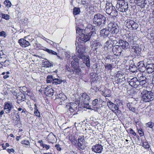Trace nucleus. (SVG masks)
<instances>
[{"mask_svg": "<svg viewBox=\"0 0 154 154\" xmlns=\"http://www.w3.org/2000/svg\"><path fill=\"white\" fill-rule=\"evenodd\" d=\"M109 33L108 30L104 28L100 30V34L103 36H107L109 34Z\"/></svg>", "mask_w": 154, "mask_h": 154, "instance_id": "bb28decb", "label": "nucleus"}, {"mask_svg": "<svg viewBox=\"0 0 154 154\" xmlns=\"http://www.w3.org/2000/svg\"><path fill=\"white\" fill-rule=\"evenodd\" d=\"M2 18L8 20L9 19V16L8 14H2Z\"/></svg>", "mask_w": 154, "mask_h": 154, "instance_id": "de8ad7c7", "label": "nucleus"}, {"mask_svg": "<svg viewBox=\"0 0 154 154\" xmlns=\"http://www.w3.org/2000/svg\"><path fill=\"white\" fill-rule=\"evenodd\" d=\"M132 51L134 52L135 55L139 56L141 52V49L138 46H134L133 47Z\"/></svg>", "mask_w": 154, "mask_h": 154, "instance_id": "412c9836", "label": "nucleus"}, {"mask_svg": "<svg viewBox=\"0 0 154 154\" xmlns=\"http://www.w3.org/2000/svg\"><path fill=\"white\" fill-rule=\"evenodd\" d=\"M128 82L131 86L136 88L137 90V92L139 91V88H138V87L139 86V82L137 78H133L132 79L129 78L128 79Z\"/></svg>", "mask_w": 154, "mask_h": 154, "instance_id": "0eeeda50", "label": "nucleus"}, {"mask_svg": "<svg viewBox=\"0 0 154 154\" xmlns=\"http://www.w3.org/2000/svg\"><path fill=\"white\" fill-rule=\"evenodd\" d=\"M102 149L103 148L102 146L99 144L97 145V153H101Z\"/></svg>", "mask_w": 154, "mask_h": 154, "instance_id": "a19ab883", "label": "nucleus"}, {"mask_svg": "<svg viewBox=\"0 0 154 154\" xmlns=\"http://www.w3.org/2000/svg\"><path fill=\"white\" fill-rule=\"evenodd\" d=\"M138 132L140 136H142L144 135L143 131L142 129H140L138 130Z\"/></svg>", "mask_w": 154, "mask_h": 154, "instance_id": "13d9d810", "label": "nucleus"}, {"mask_svg": "<svg viewBox=\"0 0 154 154\" xmlns=\"http://www.w3.org/2000/svg\"><path fill=\"white\" fill-rule=\"evenodd\" d=\"M146 126L147 127H149L153 129V127H154V123L152 122H149L145 124Z\"/></svg>", "mask_w": 154, "mask_h": 154, "instance_id": "4c0bfd02", "label": "nucleus"}, {"mask_svg": "<svg viewBox=\"0 0 154 154\" xmlns=\"http://www.w3.org/2000/svg\"><path fill=\"white\" fill-rule=\"evenodd\" d=\"M120 72H118L117 74H116V76L119 79H122L124 78V77L123 75V73Z\"/></svg>", "mask_w": 154, "mask_h": 154, "instance_id": "ea45409f", "label": "nucleus"}, {"mask_svg": "<svg viewBox=\"0 0 154 154\" xmlns=\"http://www.w3.org/2000/svg\"><path fill=\"white\" fill-rule=\"evenodd\" d=\"M85 140L84 138V136H79L78 139V144L79 147L81 149H85V146L84 145V142Z\"/></svg>", "mask_w": 154, "mask_h": 154, "instance_id": "f8f14e48", "label": "nucleus"}, {"mask_svg": "<svg viewBox=\"0 0 154 154\" xmlns=\"http://www.w3.org/2000/svg\"><path fill=\"white\" fill-rule=\"evenodd\" d=\"M18 42L21 46L23 47H26L30 45L29 42L23 38H21L19 40Z\"/></svg>", "mask_w": 154, "mask_h": 154, "instance_id": "f3484780", "label": "nucleus"}, {"mask_svg": "<svg viewBox=\"0 0 154 154\" xmlns=\"http://www.w3.org/2000/svg\"><path fill=\"white\" fill-rule=\"evenodd\" d=\"M54 92V90L52 89L50 86H48L45 89L44 93L48 96H52Z\"/></svg>", "mask_w": 154, "mask_h": 154, "instance_id": "ddd939ff", "label": "nucleus"}, {"mask_svg": "<svg viewBox=\"0 0 154 154\" xmlns=\"http://www.w3.org/2000/svg\"><path fill=\"white\" fill-rule=\"evenodd\" d=\"M106 12L112 16H116L117 15V11L115 7L112 5L111 3L107 2L105 6Z\"/></svg>", "mask_w": 154, "mask_h": 154, "instance_id": "7ed1b4c3", "label": "nucleus"}, {"mask_svg": "<svg viewBox=\"0 0 154 154\" xmlns=\"http://www.w3.org/2000/svg\"><path fill=\"white\" fill-rule=\"evenodd\" d=\"M80 69L78 67L73 68L72 71L71 72L72 74L79 75L80 72Z\"/></svg>", "mask_w": 154, "mask_h": 154, "instance_id": "cd10ccee", "label": "nucleus"}, {"mask_svg": "<svg viewBox=\"0 0 154 154\" xmlns=\"http://www.w3.org/2000/svg\"><path fill=\"white\" fill-rule=\"evenodd\" d=\"M137 67L136 66L133 64L130 65L129 66V69L132 72H135L137 70Z\"/></svg>", "mask_w": 154, "mask_h": 154, "instance_id": "c756f323", "label": "nucleus"}, {"mask_svg": "<svg viewBox=\"0 0 154 154\" xmlns=\"http://www.w3.org/2000/svg\"><path fill=\"white\" fill-rule=\"evenodd\" d=\"M76 33L79 35H81L82 33H83L85 32V30L83 29H82L79 27L76 29Z\"/></svg>", "mask_w": 154, "mask_h": 154, "instance_id": "f704fd0d", "label": "nucleus"}, {"mask_svg": "<svg viewBox=\"0 0 154 154\" xmlns=\"http://www.w3.org/2000/svg\"><path fill=\"white\" fill-rule=\"evenodd\" d=\"M35 114L37 116L39 117L40 116V112L38 110L34 111V112Z\"/></svg>", "mask_w": 154, "mask_h": 154, "instance_id": "bf43d9fd", "label": "nucleus"}, {"mask_svg": "<svg viewBox=\"0 0 154 154\" xmlns=\"http://www.w3.org/2000/svg\"><path fill=\"white\" fill-rule=\"evenodd\" d=\"M75 62L74 61H72L71 62V64L72 66L73 67V68L75 67Z\"/></svg>", "mask_w": 154, "mask_h": 154, "instance_id": "e2e57ef3", "label": "nucleus"}, {"mask_svg": "<svg viewBox=\"0 0 154 154\" xmlns=\"http://www.w3.org/2000/svg\"><path fill=\"white\" fill-rule=\"evenodd\" d=\"M54 135L52 133H50L48 135L47 139L49 140H54Z\"/></svg>", "mask_w": 154, "mask_h": 154, "instance_id": "c03bdc74", "label": "nucleus"}, {"mask_svg": "<svg viewBox=\"0 0 154 154\" xmlns=\"http://www.w3.org/2000/svg\"><path fill=\"white\" fill-rule=\"evenodd\" d=\"M84 32L82 33L80 37L81 40L84 42H86L88 41L90 38V36L84 34Z\"/></svg>", "mask_w": 154, "mask_h": 154, "instance_id": "b1692460", "label": "nucleus"}, {"mask_svg": "<svg viewBox=\"0 0 154 154\" xmlns=\"http://www.w3.org/2000/svg\"><path fill=\"white\" fill-rule=\"evenodd\" d=\"M91 50L94 52H95L96 49V41L91 42Z\"/></svg>", "mask_w": 154, "mask_h": 154, "instance_id": "2f4dec72", "label": "nucleus"}, {"mask_svg": "<svg viewBox=\"0 0 154 154\" xmlns=\"http://www.w3.org/2000/svg\"><path fill=\"white\" fill-rule=\"evenodd\" d=\"M127 27L128 28L131 27L133 30H135L138 27V24L132 20H127L125 22Z\"/></svg>", "mask_w": 154, "mask_h": 154, "instance_id": "423d86ee", "label": "nucleus"}, {"mask_svg": "<svg viewBox=\"0 0 154 154\" xmlns=\"http://www.w3.org/2000/svg\"><path fill=\"white\" fill-rule=\"evenodd\" d=\"M126 105L129 110L134 112L136 113V108L135 107V105L132 103H127Z\"/></svg>", "mask_w": 154, "mask_h": 154, "instance_id": "6ab92c4d", "label": "nucleus"}, {"mask_svg": "<svg viewBox=\"0 0 154 154\" xmlns=\"http://www.w3.org/2000/svg\"><path fill=\"white\" fill-rule=\"evenodd\" d=\"M136 2L137 5L140 6L142 8L144 7L147 2L146 0H136Z\"/></svg>", "mask_w": 154, "mask_h": 154, "instance_id": "4be33fe9", "label": "nucleus"}, {"mask_svg": "<svg viewBox=\"0 0 154 154\" xmlns=\"http://www.w3.org/2000/svg\"><path fill=\"white\" fill-rule=\"evenodd\" d=\"M128 131H129V132L130 133V134H132L134 136H136V133L134 131V130L131 128L129 129L128 130Z\"/></svg>", "mask_w": 154, "mask_h": 154, "instance_id": "864d4df0", "label": "nucleus"}, {"mask_svg": "<svg viewBox=\"0 0 154 154\" xmlns=\"http://www.w3.org/2000/svg\"><path fill=\"white\" fill-rule=\"evenodd\" d=\"M139 78V82H141L143 81H144L146 80V79H147V78L146 77L144 76L143 75L140 76Z\"/></svg>", "mask_w": 154, "mask_h": 154, "instance_id": "3c124183", "label": "nucleus"}, {"mask_svg": "<svg viewBox=\"0 0 154 154\" xmlns=\"http://www.w3.org/2000/svg\"><path fill=\"white\" fill-rule=\"evenodd\" d=\"M112 108H114L115 110H117L119 108L116 104L113 103V104H112L111 108H110L111 109H112Z\"/></svg>", "mask_w": 154, "mask_h": 154, "instance_id": "6e6d98bb", "label": "nucleus"}, {"mask_svg": "<svg viewBox=\"0 0 154 154\" xmlns=\"http://www.w3.org/2000/svg\"><path fill=\"white\" fill-rule=\"evenodd\" d=\"M108 28L109 32L112 34L117 33L119 29L118 23L114 21L111 22L108 24Z\"/></svg>", "mask_w": 154, "mask_h": 154, "instance_id": "20e7f679", "label": "nucleus"}, {"mask_svg": "<svg viewBox=\"0 0 154 154\" xmlns=\"http://www.w3.org/2000/svg\"><path fill=\"white\" fill-rule=\"evenodd\" d=\"M96 145H95L94 146L92 147V151H94V152H96Z\"/></svg>", "mask_w": 154, "mask_h": 154, "instance_id": "69168bd1", "label": "nucleus"}, {"mask_svg": "<svg viewBox=\"0 0 154 154\" xmlns=\"http://www.w3.org/2000/svg\"><path fill=\"white\" fill-rule=\"evenodd\" d=\"M96 99H95L93 101L92 103V105L91 106L92 110H94L95 112L96 111V107L95 106L96 105Z\"/></svg>", "mask_w": 154, "mask_h": 154, "instance_id": "79ce46f5", "label": "nucleus"}, {"mask_svg": "<svg viewBox=\"0 0 154 154\" xmlns=\"http://www.w3.org/2000/svg\"><path fill=\"white\" fill-rule=\"evenodd\" d=\"M55 147H56V149L58 151H60L61 149L60 147L59 144H56L55 146Z\"/></svg>", "mask_w": 154, "mask_h": 154, "instance_id": "052dcab7", "label": "nucleus"}, {"mask_svg": "<svg viewBox=\"0 0 154 154\" xmlns=\"http://www.w3.org/2000/svg\"><path fill=\"white\" fill-rule=\"evenodd\" d=\"M119 44L123 49H126L129 48V43L126 41L122 40H119L117 42Z\"/></svg>", "mask_w": 154, "mask_h": 154, "instance_id": "9d476101", "label": "nucleus"}, {"mask_svg": "<svg viewBox=\"0 0 154 154\" xmlns=\"http://www.w3.org/2000/svg\"><path fill=\"white\" fill-rule=\"evenodd\" d=\"M7 56L6 55L4 54L3 53L2 54H0V64H1V63H5L7 61L6 57Z\"/></svg>", "mask_w": 154, "mask_h": 154, "instance_id": "a878e982", "label": "nucleus"}, {"mask_svg": "<svg viewBox=\"0 0 154 154\" xmlns=\"http://www.w3.org/2000/svg\"><path fill=\"white\" fill-rule=\"evenodd\" d=\"M7 150L9 153H10L11 152H14V150L12 148L11 149H8Z\"/></svg>", "mask_w": 154, "mask_h": 154, "instance_id": "680f3d73", "label": "nucleus"}, {"mask_svg": "<svg viewBox=\"0 0 154 154\" xmlns=\"http://www.w3.org/2000/svg\"><path fill=\"white\" fill-rule=\"evenodd\" d=\"M4 5L8 8L10 7L11 5V4L10 2L8 0H6L4 2Z\"/></svg>", "mask_w": 154, "mask_h": 154, "instance_id": "58836bf2", "label": "nucleus"}, {"mask_svg": "<svg viewBox=\"0 0 154 154\" xmlns=\"http://www.w3.org/2000/svg\"><path fill=\"white\" fill-rule=\"evenodd\" d=\"M138 69L141 72H144L146 69V66L143 61H140L138 63Z\"/></svg>", "mask_w": 154, "mask_h": 154, "instance_id": "a211bd4d", "label": "nucleus"}, {"mask_svg": "<svg viewBox=\"0 0 154 154\" xmlns=\"http://www.w3.org/2000/svg\"><path fill=\"white\" fill-rule=\"evenodd\" d=\"M16 121H18L20 120V116L19 114L18 113H17V116H16Z\"/></svg>", "mask_w": 154, "mask_h": 154, "instance_id": "774afa93", "label": "nucleus"}, {"mask_svg": "<svg viewBox=\"0 0 154 154\" xmlns=\"http://www.w3.org/2000/svg\"><path fill=\"white\" fill-rule=\"evenodd\" d=\"M143 146L144 148L147 149H149L150 146L149 143L146 142H144L143 143Z\"/></svg>", "mask_w": 154, "mask_h": 154, "instance_id": "a18cd8bd", "label": "nucleus"}, {"mask_svg": "<svg viewBox=\"0 0 154 154\" xmlns=\"http://www.w3.org/2000/svg\"><path fill=\"white\" fill-rule=\"evenodd\" d=\"M142 100L144 102H149L152 100L154 98L153 93L150 91L144 90L141 93Z\"/></svg>", "mask_w": 154, "mask_h": 154, "instance_id": "f257e3e1", "label": "nucleus"}, {"mask_svg": "<svg viewBox=\"0 0 154 154\" xmlns=\"http://www.w3.org/2000/svg\"><path fill=\"white\" fill-rule=\"evenodd\" d=\"M139 86L138 88H139V91H140V90L142 89V88H146L148 86L149 83L148 79L141 82H139Z\"/></svg>", "mask_w": 154, "mask_h": 154, "instance_id": "4468645a", "label": "nucleus"}, {"mask_svg": "<svg viewBox=\"0 0 154 154\" xmlns=\"http://www.w3.org/2000/svg\"><path fill=\"white\" fill-rule=\"evenodd\" d=\"M42 62V65L44 67H48L53 66V65L51 63L49 62L47 59L43 60Z\"/></svg>", "mask_w": 154, "mask_h": 154, "instance_id": "393cba45", "label": "nucleus"}, {"mask_svg": "<svg viewBox=\"0 0 154 154\" xmlns=\"http://www.w3.org/2000/svg\"><path fill=\"white\" fill-rule=\"evenodd\" d=\"M14 107L13 105L11 103H6L4 106V109L5 112L7 114L10 113L12 108Z\"/></svg>", "mask_w": 154, "mask_h": 154, "instance_id": "dca6fc26", "label": "nucleus"}, {"mask_svg": "<svg viewBox=\"0 0 154 154\" xmlns=\"http://www.w3.org/2000/svg\"><path fill=\"white\" fill-rule=\"evenodd\" d=\"M122 50L120 46L118 45L114 46L112 48V52L114 55L119 56Z\"/></svg>", "mask_w": 154, "mask_h": 154, "instance_id": "9b49d317", "label": "nucleus"}, {"mask_svg": "<svg viewBox=\"0 0 154 154\" xmlns=\"http://www.w3.org/2000/svg\"><path fill=\"white\" fill-rule=\"evenodd\" d=\"M105 20V17L103 15L99 13L97 14V26H103L104 24Z\"/></svg>", "mask_w": 154, "mask_h": 154, "instance_id": "6e6552de", "label": "nucleus"}, {"mask_svg": "<svg viewBox=\"0 0 154 154\" xmlns=\"http://www.w3.org/2000/svg\"><path fill=\"white\" fill-rule=\"evenodd\" d=\"M89 101H88V102H85L84 103V107L88 109H91L92 110V109L91 107V106H90L89 105Z\"/></svg>", "mask_w": 154, "mask_h": 154, "instance_id": "37998d69", "label": "nucleus"}, {"mask_svg": "<svg viewBox=\"0 0 154 154\" xmlns=\"http://www.w3.org/2000/svg\"><path fill=\"white\" fill-rule=\"evenodd\" d=\"M18 100L20 101H24L25 99V96L24 95H22L21 96H19L17 97Z\"/></svg>", "mask_w": 154, "mask_h": 154, "instance_id": "09e8293b", "label": "nucleus"}, {"mask_svg": "<svg viewBox=\"0 0 154 154\" xmlns=\"http://www.w3.org/2000/svg\"><path fill=\"white\" fill-rule=\"evenodd\" d=\"M22 144H24L26 145H28L30 143L29 141L26 140H23L21 142Z\"/></svg>", "mask_w": 154, "mask_h": 154, "instance_id": "8fccbe9b", "label": "nucleus"}, {"mask_svg": "<svg viewBox=\"0 0 154 154\" xmlns=\"http://www.w3.org/2000/svg\"><path fill=\"white\" fill-rule=\"evenodd\" d=\"M42 146L43 147V148H45L46 149H48L50 147V146L49 145H47V144H44L43 143H42Z\"/></svg>", "mask_w": 154, "mask_h": 154, "instance_id": "4d7b16f0", "label": "nucleus"}, {"mask_svg": "<svg viewBox=\"0 0 154 154\" xmlns=\"http://www.w3.org/2000/svg\"><path fill=\"white\" fill-rule=\"evenodd\" d=\"M54 79L52 75H49L47 77L46 81L47 83H50L52 82H53Z\"/></svg>", "mask_w": 154, "mask_h": 154, "instance_id": "e433bc0d", "label": "nucleus"}, {"mask_svg": "<svg viewBox=\"0 0 154 154\" xmlns=\"http://www.w3.org/2000/svg\"><path fill=\"white\" fill-rule=\"evenodd\" d=\"M80 9L78 8H75L73 10V14L74 15H76L79 14Z\"/></svg>", "mask_w": 154, "mask_h": 154, "instance_id": "c9c22d12", "label": "nucleus"}, {"mask_svg": "<svg viewBox=\"0 0 154 154\" xmlns=\"http://www.w3.org/2000/svg\"><path fill=\"white\" fill-rule=\"evenodd\" d=\"M72 58L75 62H79V60L78 58L76 56V55L75 54L73 55L72 56Z\"/></svg>", "mask_w": 154, "mask_h": 154, "instance_id": "5fc2aeb1", "label": "nucleus"}, {"mask_svg": "<svg viewBox=\"0 0 154 154\" xmlns=\"http://www.w3.org/2000/svg\"><path fill=\"white\" fill-rule=\"evenodd\" d=\"M146 69L148 73H152L154 70V64L153 63L148 64L146 66Z\"/></svg>", "mask_w": 154, "mask_h": 154, "instance_id": "aec40b11", "label": "nucleus"}, {"mask_svg": "<svg viewBox=\"0 0 154 154\" xmlns=\"http://www.w3.org/2000/svg\"><path fill=\"white\" fill-rule=\"evenodd\" d=\"M7 36L6 32L4 31H0V36L5 38Z\"/></svg>", "mask_w": 154, "mask_h": 154, "instance_id": "603ef678", "label": "nucleus"}, {"mask_svg": "<svg viewBox=\"0 0 154 154\" xmlns=\"http://www.w3.org/2000/svg\"><path fill=\"white\" fill-rule=\"evenodd\" d=\"M95 29V26H94L92 27L91 29V31L89 33V35L91 37L95 36L96 34Z\"/></svg>", "mask_w": 154, "mask_h": 154, "instance_id": "7c9ffc66", "label": "nucleus"}, {"mask_svg": "<svg viewBox=\"0 0 154 154\" xmlns=\"http://www.w3.org/2000/svg\"><path fill=\"white\" fill-rule=\"evenodd\" d=\"M58 98L57 100L58 101H60L59 104L60 105L62 104L63 102L66 99V95L63 93L59 94L57 95Z\"/></svg>", "mask_w": 154, "mask_h": 154, "instance_id": "2eb2a0df", "label": "nucleus"}, {"mask_svg": "<svg viewBox=\"0 0 154 154\" xmlns=\"http://www.w3.org/2000/svg\"><path fill=\"white\" fill-rule=\"evenodd\" d=\"M77 104L74 102L71 103L66 105L65 108L69 109L71 112H73L74 111L77 109Z\"/></svg>", "mask_w": 154, "mask_h": 154, "instance_id": "1a4fd4ad", "label": "nucleus"}, {"mask_svg": "<svg viewBox=\"0 0 154 154\" xmlns=\"http://www.w3.org/2000/svg\"><path fill=\"white\" fill-rule=\"evenodd\" d=\"M112 104H113V103L111 101H109L107 103V105L109 108H111V106Z\"/></svg>", "mask_w": 154, "mask_h": 154, "instance_id": "0e129e2a", "label": "nucleus"}, {"mask_svg": "<svg viewBox=\"0 0 154 154\" xmlns=\"http://www.w3.org/2000/svg\"><path fill=\"white\" fill-rule=\"evenodd\" d=\"M26 109L24 108L23 109V110L22 111V112H21L22 115H23V116L26 115Z\"/></svg>", "mask_w": 154, "mask_h": 154, "instance_id": "338daca9", "label": "nucleus"}, {"mask_svg": "<svg viewBox=\"0 0 154 154\" xmlns=\"http://www.w3.org/2000/svg\"><path fill=\"white\" fill-rule=\"evenodd\" d=\"M126 39L128 40V41L129 42H133V37L132 36V34L129 33L128 34H127L126 35Z\"/></svg>", "mask_w": 154, "mask_h": 154, "instance_id": "473e14b6", "label": "nucleus"}, {"mask_svg": "<svg viewBox=\"0 0 154 154\" xmlns=\"http://www.w3.org/2000/svg\"><path fill=\"white\" fill-rule=\"evenodd\" d=\"M116 6L119 11L122 12H126L128 10V3L125 2L124 0H119L117 1Z\"/></svg>", "mask_w": 154, "mask_h": 154, "instance_id": "39448f33", "label": "nucleus"}, {"mask_svg": "<svg viewBox=\"0 0 154 154\" xmlns=\"http://www.w3.org/2000/svg\"><path fill=\"white\" fill-rule=\"evenodd\" d=\"M105 67L108 70H111L113 68L112 65L110 64L107 63L105 65Z\"/></svg>", "mask_w": 154, "mask_h": 154, "instance_id": "49530a36", "label": "nucleus"}, {"mask_svg": "<svg viewBox=\"0 0 154 154\" xmlns=\"http://www.w3.org/2000/svg\"><path fill=\"white\" fill-rule=\"evenodd\" d=\"M147 38L150 40L151 42H154V30H152L149 32L147 34Z\"/></svg>", "mask_w": 154, "mask_h": 154, "instance_id": "5701e85b", "label": "nucleus"}, {"mask_svg": "<svg viewBox=\"0 0 154 154\" xmlns=\"http://www.w3.org/2000/svg\"><path fill=\"white\" fill-rule=\"evenodd\" d=\"M83 51H82L81 49H78L76 51V54L78 57L82 59L88 67L90 66V61L88 56L85 54Z\"/></svg>", "mask_w": 154, "mask_h": 154, "instance_id": "f03ea898", "label": "nucleus"}, {"mask_svg": "<svg viewBox=\"0 0 154 154\" xmlns=\"http://www.w3.org/2000/svg\"><path fill=\"white\" fill-rule=\"evenodd\" d=\"M63 81L62 80L58 79H55L53 80V83L57 85L61 83Z\"/></svg>", "mask_w": 154, "mask_h": 154, "instance_id": "72a5a7b5", "label": "nucleus"}, {"mask_svg": "<svg viewBox=\"0 0 154 154\" xmlns=\"http://www.w3.org/2000/svg\"><path fill=\"white\" fill-rule=\"evenodd\" d=\"M82 100L84 103L89 101V98L88 96L86 94H83L82 95Z\"/></svg>", "mask_w": 154, "mask_h": 154, "instance_id": "c85d7f7f", "label": "nucleus"}]
</instances>
